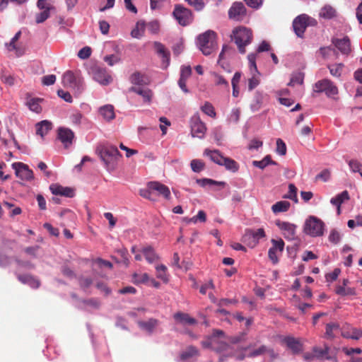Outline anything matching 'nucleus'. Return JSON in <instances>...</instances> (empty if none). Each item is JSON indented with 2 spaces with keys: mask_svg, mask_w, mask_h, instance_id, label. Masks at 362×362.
<instances>
[{
  "mask_svg": "<svg viewBox=\"0 0 362 362\" xmlns=\"http://www.w3.org/2000/svg\"><path fill=\"white\" fill-rule=\"evenodd\" d=\"M139 194L151 201H156L159 197L170 199L171 196L169 187L158 181L148 182L146 188L139 190Z\"/></svg>",
  "mask_w": 362,
  "mask_h": 362,
  "instance_id": "obj_1",
  "label": "nucleus"
},
{
  "mask_svg": "<svg viewBox=\"0 0 362 362\" xmlns=\"http://www.w3.org/2000/svg\"><path fill=\"white\" fill-rule=\"evenodd\" d=\"M230 37L238 46L239 52L244 54L245 53V47L252 42L253 35L251 29L238 26L233 30Z\"/></svg>",
  "mask_w": 362,
  "mask_h": 362,
  "instance_id": "obj_2",
  "label": "nucleus"
},
{
  "mask_svg": "<svg viewBox=\"0 0 362 362\" xmlns=\"http://www.w3.org/2000/svg\"><path fill=\"white\" fill-rule=\"evenodd\" d=\"M97 151L100 158L108 168H114L119 158L122 157L117 148L109 144L99 146L97 148Z\"/></svg>",
  "mask_w": 362,
  "mask_h": 362,
  "instance_id": "obj_3",
  "label": "nucleus"
},
{
  "mask_svg": "<svg viewBox=\"0 0 362 362\" xmlns=\"http://www.w3.org/2000/svg\"><path fill=\"white\" fill-rule=\"evenodd\" d=\"M216 33L213 30H207L197 37V45L203 54L208 56L216 49Z\"/></svg>",
  "mask_w": 362,
  "mask_h": 362,
  "instance_id": "obj_4",
  "label": "nucleus"
},
{
  "mask_svg": "<svg viewBox=\"0 0 362 362\" xmlns=\"http://www.w3.org/2000/svg\"><path fill=\"white\" fill-rule=\"evenodd\" d=\"M313 93H325L328 98H333L339 93L337 86L329 79L324 78L317 81L313 88Z\"/></svg>",
  "mask_w": 362,
  "mask_h": 362,
  "instance_id": "obj_5",
  "label": "nucleus"
},
{
  "mask_svg": "<svg viewBox=\"0 0 362 362\" xmlns=\"http://www.w3.org/2000/svg\"><path fill=\"white\" fill-rule=\"evenodd\" d=\"M173 16L182 26L189 25L194 19L192 11L181 4L175 5Z\"/></svg>",
  "mask_w": 362,
  "mask_h": 362,
  "instance_id": "obj_6",
  "label": "nucleus"
},
{
  "mask_svg": "<svg viewBox=\"0 0 362 362\" xmlns=\"http://www.w3.org/2000/svg\"><path fill=\"white\" fill-rule=\"evenodd\" d=\"M324 223L320 219L310 216L306 220L304 226V232L313 237L320 236L323 234Z\"/></svg>",
  "mask_w": 362,
  "mask_h": 362,
  "instance_id": "obj_7",
  "label": "nucleus"
},
{
  "mask_svg": "<svg viewBox=\"0 0 362 362\" xmlns=\"http://www.w3.org/2000/svg\"><path fill=\"white\" fill-rule=\"evenodd\" d=\"M62 82L66 87L76 88L81 90L84 88V81L78 74H74L71 71L65 72L62 77Z\"/></svg>",
  "mask_w": 362,
  "mask_h": 362,
  "instance_id": "obj_8",
  "label": "nucleus"
},
{
  "mask_svg": "<svg viewBox=\"0 0 362 362\" xmlns=\"http://www.w3.org/2000/svg\"><path fill=\"white\" fill-rule=\"evenodd\" d=\"M316 23L315 20L311 19L308 16L302 14L296 17L293 22L295 33L299 37H303L306 28L310 25Z\"/></svg>",
  "mask_w": 362,
  "mask_h": 362,
  "instance_id": "obj_9",
  "label": "nucleus"
},
{
  "mask_svg": "<svg viewBox=\"0 0 362 362\" xmlns=\"http://www.w3.org/2000/svg\"><path fill=\"white\" fill-rule=\"evenodd\" d=\"M191 134L193 137L204 138L206 132V124L201 120L198 114L194 115L190 119Z\"/></svg>",
  "mask_w": 362,
  "mask_h": 362,
  "instance_id": "obj_10",
  "label": "nucleus"
},
{
  "mask_svg": "<svg viewBox=\"0 0 362 362\" xmlns=\"http://www.w3.org/2000/svg\"><path fill=\"white\" fill-rule=\"evenodd\" d=\"M247 17V9L242 2H234L228 10V18L235 21H243Z\"/></svg>",
  "mask_w": 362,
  "mask_h": 362,
  "instance_id": "obj_11",
  "label": "nucleus"
},
{
  "mask_svg": "<svg viewBox=\"0 0 362 362\" xmlns=\"http://www.w3.org/2000/svg\"><path fill=\"white\" fill-rule=\"evenodd\" d=\"M272 247L269 248L268 256L273 264H277L279 262L278 254H281L284 248V242L282 239L271 240Z\"/></svg>",
  "mask_w": 362,
  "mask_h": 362,
  "instance_id": "obj_12",
  "label": "nucleus"
},
{
  "mask_svg": "<svg viewBox=\"0 0 362 362\" xmlns=\"http://www.w3.org/2000/svg\"><path fill=\"white\" fill-rule=\"evenodd\" d=\"M93 78L99 83L106 86L112 81V76L107 73L104 68L95 66L92 69Z\"/></svg>",
  "mask_w": 362,
  "mask_h": 362,
  "instance_id": "obj_13",
  "label": "nucleus"
},
{
  "mask_svg": "<svg viewBox=\"0 0 362 362\" xmlns=\"http://www.w3.org/2000/svg\"><path fill=\"white\" fill-rule=\"evenodd\" d=\"M203 346L211 348L218 353L227 351L230 347L227 343L216 339V336H211L208 340L203 341Z\"/></svg>",
  "mask_w": 362,
  "mask_h": 362,
  "instance_id": "obj_14",
  "label": "nucleus"
},
{
  "mask_svg": "<svg viewBox=\"0 0 362 362\" xmlns=\"http://www.w3.org/2000/svg\"><path fill=\"white\" fill-rule=\"evenodd\" d=\"M332 43L344 55L348 56L351 52V41L347 36L343 38L333 37Z\"/></svg>",
  "mask_w": 362,
  "mask_h": 362,
  "instance_id": "obj_15",
  "label": "nucleus"
},
{
  "mask_svg": "<svg viewBox=\"0 0 362 362\" xmlns=\"http://www.w3.org/2000/svg\"><path fill=\"white\" fill-rule=\"evenodd\" d=\"M13 168L15 170L16 175L21 180H30L33 178V173L28 166L23 163H13Z\"/></svg>",
  "mask_w": 362,
  "mask_h": 362,
  "instance_id": "obj_16",
  "label": "nucleus"
},
{
  "mask_svg": "<svg viewBox=\"0 0 362 362\" xmlns=\"http://www.w3.org/2000/svg\"><path fill=\"white\" fill-rule=\"evenodd\" d=\"M282 342L291 350L293 354H299L303 351V344L298 338L286 336L282 339Z\"/></svg>",
  "mask_w": 362,
  "mask_h": 362,
  "instance_id": "obj_17",
  "label": "nucleus"
},
{
  "mask_svg": "<svg viewBox=\"0 0 362 362\" xmlns=\"http://www.w3.org/2000/svg\"><path fill=\"white\" fill-rule=\"evenodd\" d=\"M276 225L283 231L285 238L294 240L296 238V226L286 221H277Z\"/></svg>",
  "mask_w": 362,
  "mask_h": 362,
  "instance_id": "obj_18",
  "label": "nucleus"
},
{
  "mask_svg": "<svg viewBox=\"0 0 362 362\" xmlns=\"http://www.w3.org/2000/svg\"><path fill=\"white\" fill-rule=\"evenodd\" d=\"M264 236L265 233L263 228H259L257 230L247 229L245 230V233L243 238V241H246L247 238L252 239V242L249 243V246L253 247L258 243L259 240Z\"/></svg>",
  "mask_w": 362,
  "mask_h": 362,
  "instance_id": "obj_19",
  "label": "nucleus"
},
{
  "mask_svg": "<svg viewBox=\"0 0 362 362\" xmlns=\"http://www.w3.org/2000/svg\"><path fill=\"white\" fill-rule=\"evenodd\" d=\"M58 139L64 144L65 148H68L72 144L74 134L69 128L60 127L58 129Z\"/></svg>",
  "mask_w": 362,
  "mask_h": 362,
  "instance_id": "obj_20",
  "label": "nucleus"
},
{
  "mask_svg": "<svg viewBox=\"0 0 362 362\" xmlns=\"http://www.w3.org/2000/svg\"><path fill=\"white\" fill-rule=\"evenodd\" d=\"M49 189L53 194L61 195L66 197H73L74 190L68 187H62L59 185H51Z\"/></svg>",
  "mask_w": 362,
  "mask_h": 362,
  "instance_id": "obj_21",
  "label": "nucleus"
},
{
  "mask_svg": "<svg viewBox=\"0 0 362 362\" xmlns=\"http://www.w3.org/2000/svg\"><path fill=\"white\" fill-rule=\"evenodd\" d=\"M154 48L157 54L162 57L163 64L165 67H167L170 64V52L159 42H154Z\"/></svg>",
  "mask_w": 362,
  "mask_h": 362,
  "instance_id": "obj_22",
  "label": "nucleus"
},
{
  "mask_svg": "<svg viewBox=\"0 0 362 362\" xmlns=\"http://www.w3.org/2000/svg\"><path fill=\"white\" fill-rule=\"evenodd\" d=\"M129 91L134 92L141 95L144 103H149L151 101L153 97V92L149 88L132 86L131 88H129Z\"/></svg>",
  "mask_w": 362,
  "mask_h": 362,
  "instance_id": "obj_23",
  "label": "nucleus"
},
{
  "mask_svg": "<svg viewBox=\"0 0 362 362\" xmlns=\"http://www.w3.org/2000/svg\"><path fill=\"white\" fill-rule=\"evenodd\" d=\"M18 279L24 284H28L33 288H37L40 286V281L30 274H18Z\"/></svg>",
  "mask_w": 362,
  "mask_h": 362,
  "instance_id": "obj_24",
  "label": "nucleus"
},
{
  "mask_svg": "<svg viewBox=\"0 0 362 362\" xmlns=\"http://www.w3.org/2000/svg\"><path fill=\"white\" fill-rule=\"evenodd\" d=\"M341 336L346 339L358 340L362 337V330L356 327H348L347 329H343Z\"/></svg>",
  "mask_w": 362,
  "mask_h": 362,
  "instance_id": "obj_25",
  "label": "nucleus"
},
{
  "mask_svg": "<svg viewBox=\"0 0 362 362\" xmlns=\"http://www.w3.org/2000/svg\"><path fill=\"white\" fill-rule=\"evenodd\" d=\"M204 154L209 157L211 161L219 165H222V161L224 160L225 158L218 150L205 149Z\"/></svg>",
  "mask_w": 362,
  "mask_h": 362,
  "instance_id": "obj_26",
  "label": "nucleus"
},
{
  "mask_svg": "<svg viewBox=\"0 0 362 362\" xmlns=\"http://www.w3.org/2000/svg\"><path fill=\"white\" fill-rule=\"evenodd\" d=\"M141 252L144 255L146 261L150 264H152L159 259V256L156 253L153 248L151 246L142 248Z\"/></svg>",
  "mask_w": 362,
  "mask_h": 362,
  "instance_id": "obj_27",
  "label": "nucleus"
},
{
  "mask_svg": "<svg viewBox=\"0 0 362 362\" xmlns=\"http://www.w3.org/2000/svg\"><path fill=\"white\" fill-rule=\"evenodd\" d=\"M174 318L175 320L183 325H192L197 323V320L194 318L190 317L189 314L181 312L176 313L174 315Z\"/></svg>",
  "mask_w": 362,
  "mask_h": 362,
  "instance_id": "obj_28",
  "label": "nucleus"
},
{
  "mask_svg": "<svg viewBox=\"0 0 362 362\" xmlns=\"http://www.w3.org/2000/svg\"><path fill=\"white\" fill-rule=\"evenodd\" d=\"M349 199V192L345 190L331 199L330 202L337 207L338 214H340V206L345 201Z\"/></svg>",
  "mask_w": 362,
  "mask_h": 362,
  "instance_id": "obj_29",
  "label": "nucleus"
},
{
  "mask_svg": "<svg viewBox=\"0 0 362 362\" xmlns=\"http://www.w3.org/2000/svg\"><path fill=\"white\" fill-rule=\"evenodd\" d=\"M129 81L132 84L139 86V87L148 83V78H146L145 76L139 71L133 73L129 77Z\"/></svg>",
  "mask_w": 362,
  "mask_h": 362,
  "instance_id": "obj_30",
  "label": "nucleus"
},
{
  "mask_svg": "<svg viewBox=\"0 0 362 362\" xmlns=\"http://www.w3.org/2000/svg\"><path fill=\"white\" fill-rule=\"evenodd\" d=\"M51 129L52 123L47 120H43L36 124V134L41 137H44Z\"/></svg>",
  "mask_w": 362,
  "mask_h": 362,
  "instance_id": "obj_31",
  "label": "nucleus"
},
{
  "mask_svg": "<svg viewBox=\"0 0 362 362\" xmlns=\"http://www.w3.org/2000/svg\"><path fill=\"white\" fill-rule=\"evenodd\" d=\"M146 23L144 21H139L135 28L132 30L131 35L134 38H141L145 32Z\"/></svg>",
  "mask_w": 362,
  "mask_h": 362,
  "instance_id": "obj_32",
  "label": "nucleus"
},
{
  "mask_svg": "<svg viewBox=\"0 0 362 362\" xmlns=\"http://www.w3.org/2000/svg\"><path fill=\"white\" fill-rule=\"evenodd\" d=\"M100 113L103 117L107 120H112L115 118L114 107L111 105H106L100 108Z\"/></svg>",
  "mask_w": 362,
  "mask_h": 362,
  "instance_id": "obj_33",
  "label": "nucleus"
},
{
  "mask_svg": "<svg viewBox=\"0 0 362 362\" xmlns=\"http://www.w3.org/2000/svg\"><path fill=\"white\" fill-rule=\"evenodd\" d=\"M263 102V94L259 91H256L254 94L253 99L251 102L250 107L252 111H257L260 109Z\"/></svg>",
  "mask_w": 362,
  "mask_h": 362,
  "instance_id": "obj_34",
  "label": "nucleus"
},
{
  "mask_svg": "<svg viewBox=\"0 0 362 362\" xmlns=\"http://www.w3.org/2000/svg\"><path fill=\"white\" fill-rule=\"evenodd\" d=\"M276 162L272 160L270 155L266 156L262 160H253L252 165L255 167L259 168L263 170L268 165H276Z\"/></svg>",
  "mask_w": 362,
  "mask_h": 362,
  "instance_id": "obj_35",
  "label": "nucleus"
},
{
  "mask_svg": "<svg viewBox=\"0 0 362 362\" xmlns=\"http://www.w3.org/2000/svg\"><path fill=\"white\" fill-rule=\"evenodd\" d=\"M291 206L290 202L287 201L277 202L272 206V211L274 214L287 211Z\"/></svg>",
  "mask_w": 362,
  "mask_h": 362,
  "instance_id": "obj_36",
  "label": "nucleus"
},
{
  "mask_svg": "<svg viewBox=\"0 0 362 362\" xmlns=\"http://www.w3.org/2000/svg\"><path fill=\"white\" fill-rule=\"evenodd\" d=\"M339 329V325L337 322H330L326 325L325 337L329 339H333L335 337L334 332Z\"/></svg>",
  "mask_w": 362,
  "mask_h": 362,
  "instance_id": "obj_37",
  "label": "nucleus"
},
{
  "mask_svg": "<svg viewBox=\"0 0 362 362\" xmlns=\"http://www.w3.org/2000/svg\"><path fill=\"white\" fill-rule=\"evenodd\" d=\"M221 165L224 166L226 170L233 173L237 172L239 169L238 163L235 160L228 157L224 158V160L222 161Z\"/></svg>",
  "mask_w": 362,
  "mask_h": 362,
  "instance_id": "obj_38",
  "label": "nucleus"
},
{
  "mask_svg": "<svg viewBox=\"0 0 362 362\" xmlns=\"http://www.w3.org/2000/svg\"><path fill=\"white\" fill-rule=\"evenodd\" d=\"M156 276L161 279L163 282L167 283L169 281L168 274H167V267L164 264H159L156 267Z\"/></svg>",
  "mask_w": 362,
  "mask_h": 362,
  "instance_id": "obj_39",
  "label": "nucleus"
},
{
  "mask_svg": "<svg viewBox=\"0 0 362 362\" xmlns=\"http://www.w3.org/2000/svg\"><path fill=\"white\" fill-rule=\"evenodd\" d=\"M197 355H198V349L193 346H190L187 347L185 351L182 352L180 358L182 361H185Z\"/></svg>",
  "mask_w": 362,
  "mask_h": 362,
  "instance_id": "obj_40",
  "label": "nucleus"
},
{
  "mask_svg": "<svg viewBox=\"0 0 362 362\" xmlns=\"http://www.w3.org/2000/svg\"><path fill=\"white\" fill-rule=\"evenodd\" d=\"M41 101L42 99L40 98H31L28 100L27 105L31 111L39 113L42 111V107L40 105Z\"/></svg>",
  "mask_w": 362,
  "mask_h": 362,
  "instance_id": "obj_41",
  "label": "nucleus"
},
{
  "mask_svg": "<svg viewBox=\"0 0 362 362\" xmlns=\"http://www.w3.org/2000/svg\"><path fill=\"white\" fill-rule=\"evenodd\" d=\"M139 325L142 329L148 331V332H151L158 325V320L155 319H150L148 321L139 322Z\"/></svg>",
  "mask_w": 362,
  "mask_h": 362,
  "instance_id": "obj_42",
  "label": "nucleus"
},
{
  "mask_svg": "<svg viewBox=\"0 0 362 362\" xmlns=\"http://www.w3.org/2000/svg\"><path fill=\"white\" fill-rule=\"evenodd\" d=\"M197 183H198L202 187H205L206 185H217L224 187L226 185L224 182H218L209 178L197 179Z\"/></svg>",
  "mask_w": 362,
  "mask_h": 362,
  "instance_id": "obj_43",
  "label": "nucleus"
},
{
  "mask_svg": "<svg viewBox=\"0 0 362 362\" xmlns=\"http://www.w3.org/2000/svg\"><path fill=\"white\" fill-rule=\"evenodd\" d=\"M343 67L344 64L341 63L327 66L331 75L334 77H339L341 75Z\"/></svg>",
  "mask_w": 362,
  "mask_h": 362,
  "instance_id": "obj_44",
  "label": "nucleus"
},
{
  "mask_svg": "<svg viewBox=\"0 0 362 362\" xmlns=\"http://www.w3.org/2000/svg\"><path fill=\"white\" fill-rule=\"evenodd\" d=\"M329 348L326 346L325 349H320L317 346L313 347V352L315 354V357L316 358H322L326 357L327 359H329V357L327 356L329 353Z\"/></svg>",
  "mask_w": 362,
  "mask_h": 362,
  "instance_id": "obj_45",
  "label": "nucleus"
},
{
  "mask_svg": "<svg viewBox=\"0 0 362 362\" xmlns=\"http://www.w3.org/2000/svg\"><path fill=\"white\" fill-rule=\"evenodd\" d=\"M213 77L215 85L223 86L227 89L229 88V83L228 81L222 75L217 73H214Z\"/></svg>",
  "mask_w": 362,
  "mask_h": 362,
  "instance_id": "obj_46",
  "label": "nucleus"
},
{
  "mask_svg": "<svg viewBox=\"0 0 362 362\" xmlns=\"http://www.w3.org/2000/svg\"><path fill=\"white\" fill-rule=\"evenodd\" d=\"M201 110L204 113L211 117L215 118L216 116L214 106L209 102H206L204 105L202 106Z\"/></svg>",
  "mask_w": 362,
  "mask_h": 362,
  "instance_id": "obj_47",
  "label": "nucleus"
},
{
  "mask_svg": "<svg viewBox=\"0 0 362 362\" xmlns=\"http://www.w3.org/2000/svg\"><path fill=\"white\" fill-rule=\"evenodd\" d=\"M304 75L301 73H297L292 75L288 86H294L296 84L302 85L303 83Z\"/></svg>",
  "mask_w": 362,
  "mask_h": 362,
  "instance_id": "obj_48",
  "label": "nucleus"
},
{
  "mask_svg": "<svg viewBox=\"0 0 362 362\" xmlns=\"http://www.w3.org/2000/svg\"><path fill=\"white\" fill-rule=\"evenodd\" d=\"M190 165L194 173H199L204 170L205 164L201 160L194 159L191 161Z\"/></svg>",
  "mask_w": 362,
  "mask_h": 362,
  "instance_id": "obj_49",
  "label": "nucleus"
},
{
  "mask_svg": "<svg viewBox=\"0 0 362 362\" xmlns=\"http://www.w3.org/2000/svg\"><path fill=\"white\" fill-rule=\"evenodd\" d=\"M259 74H257V73H254L252 76L248 79V90L249 91L255 89L260 82Z\"/></svg>",
  "mask_w": 362,
  "mask_h": 362,
  "instance_id": "obj_50",
  "label": "nucleus"
},
{
  "mask_svg": "<svg viewBox=\"0 0 362 362\" xmlns=\"http://www.w3.org/2000/svg\"><path fill=\"white\" fill-rule=\"evenodd\" d=\"M288 189H289L288 194L285 195L284 198L290 199L294 201L295 202H297L298 198H297L296 187L293 184L291 183L288 185Z\"/></svg>",
  "mask_w": 362,
  "mask_h": 362,
  "instance_id": "obj_51",
  "label": "nucleus"
},
{
  "mask_svg": "<svg viewBox=\"0 0 362 362\" xmlns=\"http://www.w3.org/2000/svg\"><path fill=\"white\" fill-rule=\"evenodd\" d=\"M335 13L336 11L332 7L326 6L322 8L320 16L325 18H331L335 16Z\"/></svg>",
  "mask_w": 362,
  "mask_h": 362,
  "instance_id": "obj_52",
  "label": "nucleus"
},
{
  "mask_svg": "<svg viewBox=\"0 0 362 362\" xmlns=\"http://www.w3.org/2000/svg\"><path fill=\"white\" fill-rule=\"evenodd\" d=\"M189 6H192L196 11H202L205 4L203 0H185Z\"/></svg>",
  "mask_w": 362,
  "mask_h": 362,
  "instance_id": "obj_53",
  "label": "nucleus"
},
{
  "mask_svg": "<svg viewBox=\"0 0 362 362\" xmlns=\"http://www.w3.org/2000/svg\"><path fill=\"white\" fill-rule=\"evenodd\" d=\"M49 9L50 7H47L43 11L36 15L35 21L37 23H42L49 17Z\"/></svg>",
  "mask_w": 362,
  "mask_h": 362,
  "instance_id": "obj_54",
  "label": "nucleus"
},
{
  "mask_svg": "<svg viewBox=\"0 0 362 362\" xmlns=\"http://www.w3.org/2000/svg\"><path fill=\"white\" fill-rule=\"evenodd\" d=\"M286 150L287 148L284 141L281 139H277L276 152L280 156H285L286 154Z\"/></svg>",
  "mask_w": 362,
  "mask_h": 362,
  "instance_id": "obj_55",
  "label": "nucleus"
},
{
  "mask_svg": "<svg viewBox=\"0 0 362 362\" xmlns=\"http://www.w3.org/2000/svg\"><path fill=\"white\" fill-rule=\"evenodd\" d=\"M149 276L146 273L142 274H134L133 276V281L136 284L147 282Z\"/></svg>",
  "mask_w": 362,
  "mask_h": 362,
  "instance_id": "obj_56",
  "label": "nucleus"
},
{
  "mask_svg": "<svg viewBox=\"0 0 362 362\" xmlns=\"http://www.w3.org/2000/svg\"><path fill=\"white\" fill-rule=\"evenodd\" d=\"M320 53L324 59H328L332 53H336L334 48L331 46L321 47Z\"/></svg>",
  "mask_w": 362,
  "mask_h": 362,
  "instance_id": "obj_57",
  "label": "nucleus"
},
{
  "mask_svg": "<svg viewBox=\"0 0 362 362\" xmlns=\"http://www.w3.org/2000/svg\"><path fill=\"white\" fill-rule=\"evenodd\" d=\"M149 32L152 34H157L160 29V24L158 21H152L147 24Z\"/></svg>",
  "mask_w": 362,
  "mask_h": 362,
  "instance_id": "obj_58",
  "label": "nucleus"
},
{
  "mask_svg": "<svg viewBox=\"0 0 362 362\" xmlns=\"http://www.w3.org/2000/svg\"><path fill=\"white\" fill-rule=\"evenodd\" d=\"M91 54V49L89 47H84L79 50L78 52V57L80 59H88Z\"/></svg>",
  "mask_w": 362,
  "mask_h": 362,
  "instance_id": "obj_59",
  "label": "nucleus"
},
{
  "mask_svg": "<svg viewBox=\"0 0 362 362\" xmlns=\"http://www.w3.org/2000/svg\"><path fill=\"white\" fill-rule=\"evenodd\" d=\"M56 81V76L54 74L47 75L42 78V83L44 86L53 85Z\"/></svg>",
  "mask_w": 362,
  "mask_h": 362,
  "instance_id": "obj_60",
  "label": "nucleus"
},
{
  "mask_svg": "<svg viewBox=\"0 0 362 362\" xmlns=\"http://www.w3.org/2000/svg\"><path fill=\"white\" fill-rule=\"evenodd\" d=\"M349 165L354 173H358L362 169V164L357 160H349Z\"/></svg>",
  "mask_w": 362,
  "mask_h": 362,
  "instance_id": "obj_61",
  "label": "nucleus"
},
{
  "mask_svg": "<svg viewBox=\"0 0 362 362\" xmlns=\"http://www.w3.org/2000/svg\"><path fill=\"white\" fill-rule=\"evenodd\" d=\"M16 40H13V39L12 38L9 43L6 44V47L9 52L15 50L16 55L19 57L22 55V53L21 52L19 49L17 48L16 45Z\"/></svg>",
  "mask_w": 362,
  "mask_h": 362,
  "instance_id": "obj_62",
  "label": "nucleus"
},
{
  "mask_svg": "<svg viewBox=\"0 0 362 362\" xmlns=\"http://www.w3.org/2000/svg\"><path fill=\"white\" fill-rule=\"evenodd\" d=\"M341 237L339 232L336 230H332L329 235V240L334 244H337L340 241Z\"/></svg>",
  "mask_w": 362,
  "mask_h": 362,
  "instance_id": "obj_63",
  "label": "nucleus"
},
{
  "mask_svg": "<svg viewBox=\"0 0 362 362\" xmlns=\"http://www.w3.org/2000/svg\"><path fill=\"white\" fill-rule=\"evenodd\" d=\"M192 74V68L190 66H183L181 68L180 77L187 78Z\"/></svg>",
  "mask_w": 362,
  "mask_h": 362,
  "instance_id": "obj_64",
  "label": "nucleus"
}]
</instances>
